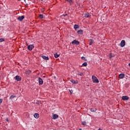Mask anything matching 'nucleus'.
<instances>
[{"mask_svg":"<svg viewBox=\"0 0 130 130\" xmlns=\"http://www.w3.org/2000/svg\"><path fill=\"white\" fill-rule=\"evenodd\" d=\"M92 80L93 83H99V80H98L97 77L95 76H92Z\"/></svg>","mask_w":130,"mask_h":130,"instance_id":"obj_1","label":"nucleus"},{"mask_svg":"<svg viewBox=\"0 0 130 130\" xmlns=\"http://www.w3.org/2000/svg\"><path fill=\"white\" fill-rule=\"evenodd\" d=\"M72 44H76V45H79V44H80V42L77 41V40H74L72 42Z\"/></svg>","mask_w":130,"mask_h":130,"instance_id":"obj_2","label":"nucleus"},{"mask_svg":"<svg viewBox=\"0 0 130 130\" xmlns=\"http://www.w3.org/2000/svg\"><path fill=\"white\" fill-rule=\"evenodd\" d=\"M121 47H124L125 46V41L122 40L120 43Z\"/></svg>","mask_w":130,"mask_h":130,"instance_id":"obj_3","label":"nucleus"},{"mask_svg":"<svg viewBox=\"0 0 130 130\" xmlns=\"http://www.w3.org/2000/svg\"><path fill=\"white\" fill-rule=\"evenodd\" d=\"M121 98L124 101H127L129 99V98L127 96H123Z\"/></svg>","mask_w":130,"mask_h":130,"instance_id":"obj_4","label":"nucleus"},{"mask_svg":"<svg viewBox=\"0 0 130 130\" xmlns=\"http://www.w3.org/2000/svg\"><path fill=\"white\" fill-rule=\"evenodd\" d=\"M24 19H25V17L24 16H19L18 17V18H17V19L18 20V21H23V20H24Z\"/></svg>","mask_w":130,"mask_h":130,"instance_id":"obj_5","label":"nucleus"},{"mask_svg":"<svg viewBox=\"0 0 130 130\" xmlns=\"http://www.w3.org/2000/svg\"><path fill=\"white\" fill-rule=\"evenodd\" d=\"M39 85H43V80L40 77L39 78Z\"/></svg>","mask_w":130,"mask_h":130,"instance_id":"obj_6","label":"nucleus"},{"mask_svg":"<svg viewBox=\"0 0 130 130\" xmlns=\"http://www.w3.org/2000/svg\"><path fill=\"white\" fill-rule=\"evenodd\" d=\"M28 50H32L33 48H34V46L32 45H29L27 47Z\"/></svg>","mask_w":130,"mask_h":130,"instance_id":"obj_7","label":"nucleus"},{"mask_svg":"<svg viewBox=\"0 0 130 130\" xmlns=\"http://www.w3.org/2000/svg\"><path fill=\"white\" fill-rule=\"evenodd\" d=\"M124 74L122 73V74H120L119 75V79H123L124 78Z\"/></svg>","mask_w":130,"mask_h":130,"instance_id":"obj_8","label":"nucleus"},{"mask_svg":"<svg viewBox=\"0 0 130 130\" xmlns=\"http://www.w3.org/2000/svg\"><path fill=\"white\" fill-rule=\"evenodd\" d=\"M15 79H16V81H21V80H22V78H21V77H20L19 76H16L15 77Z\"/></svg>","mask_w":130,"mask_h":130,"instance_id":"obj_9","label":"nucleus"},{"mask_svg":"<svg viewBox=\"0 0 130 130\" xmlns=\"http://www.w3.org/2000/svg\"><path fill=\"white\" fill-rule=\"evenodd\" d=\"M89 45H92V44H94V40H93L92 39H90L89 40Z\"/></svg>","mask_w":130,"mask_h":130,"instance_id":"obj_10","label":"nucleus"},{"mask_svg":"<svg viewBox=\"0 0 130 130\" xmlns=\"http://www.w3.org/2000/svg\"><path fill=\"white\" fill-rule=\"evenodd\" d=\"M42 58H43V59H45V60H48V59H49V58H48V57L45 55L42 56Z\"/></svg>","mask_w":130,"mask_h":130,"instance_id":"obj_11","label":"nucleus"},{"mask_svg":"<svg viewBox=\"0 0 130 130\" xmlns=\"http://www.w3.org/2000/svg\"><path fill=\"white\" fill-rule=\"evenodd\" d=\"M34 116L35 118H37V119L39 118V114L35 113L34 114Z\"/></svg>","mask_w":130,"mask_h":130,"instance_id":"obj_12","label":"nucleus"},{"mask_svg":"<svg viewBox=\"0 0 130 130\" xmlns=\"http://www.w3.org/2000/svg\"><path fill=\"white\" fill-rule=\"evenodd\" d=\"M58 118V115L57 114H54L53 116V119H56V118Z\"/></svg>","mask_w":130,"mask_h":130,"instance_id":"obj_13","label":"nucleus"},{"mask_svg":"<svg viewBox=\"0 0 130 130\" xmlns=\"http://www.w3.org/2000/svg\"><path fill=\"white\" fill-rule=\"evenodd\" d=\"M71 83H72L73 84H78V81H75L73 79H72L71 80Z\"/></svg>","mask_w":130,"mask_h":130,"instance_id":"obj_14","label":"nucleus"},{"mask_svg":"<svg viewBox=\"0 0 130 130\" xmlns=\"http://www.w3.org/2000/svg\"><path fill=\"white\" fill-rule=\"evenodd\" d=\"M14 98H16V95L15 94L12 95L10 96V99H11V100H13Z\"/></svg>","mask_w":130,"mask_h":130,"instance_id":"obj_15","label":"nucleus"},{"mask_svg":"<svg viewBox=\"0 0 130 130\" xmlns=\"http://www.w3.org/2000/svg\"><path fill=\"white\" fill-rule=\"evenodd\" d=\"M59 54H57V53H55L54 54V57L55 58H57L59 56Z\"/></svg>","mask_w":130,"mask_h":130,"instance_id":"obj_16","label":"nucleus"},{"mask_svg":"<svg viewBox=\"0 0 130 130\" xmlns=\"http://www.w3.org/2000/svg\"><path fill=\"white\" fill-rule=\"evenodd\" d=\"M96 111H97V109H94V108L90 109L91 112H96Z\"/></svg>","mask_w":130,"mask_h":130,"instance_id":"obj_17","label":"nucleus"},{"mask_svg":"<svg viewBox=\"0 0 130 130\" xmlns=\"http://www.w3.org/2000/svg\"><path fill=\"white\" fill-rule=\"evenodd\" d=\"M112 57H114V54L110 53L109 54V58H112Z\"/></svg>","mask_w":130,"mask_h":130,"instance_id":"obj_18","label":"nucleus"},{"mask_svg":"<svg viewBox=\"0 0 130 130\" xmlns=\"http://www.w3.org/2000/svg\"><path fill=\"white\" fill-rule=\"evenodd\" d=\"M77 33H78V34H83V30H81V29H80V30H78V31H77Z\"/></svg>","mask_w":130,"mask_h":130,"instance_id":"obj_19","label":"nucleus"},{"mask_svg":"<svg viewBox=\"0 0 130 130\" xmlns=\"http://www.w3.org/2000/svg\"><path fill=\"white\" fill-rule=\"evenodd\" d=\"M78 28H79V25L75 24L74 25V29H75V30H77V29H78Z\"/></svg>","mask_w":130,"mask_h":130,"instance_id":"obj_20","label":"nucleus"},{"mask_svg":"<svg viewBox=\"0 0 130 130\" xmlns=\"http://www.w3.org/2000/svg\"><path fill=\"white\" fill-rule=\"evenodd\" d=\"M89 16H90V14L89 13H86L84 14V17H85V18H88Z\"/></svg>","mask_w":130,"mask_h":130,"instance_id":"obj_21","label":"nucleus"},{"mask_svg":"<svg viewBox=\"0 0 130 130\" xmlns=\"http://www.w3.org/2000/svg\"><path fill=\"white\" fill-rule=\"evenodd\" d=\"M88 65V64L87 63V62H85L82 64V66L83 67H87V66Z\"/></svg>","mask_w":130,"mask_h":130,"instance_id":"obj_22","label":"nucleus"},{"mask_svg":"<svg viewBox=\"0 0 130 130\" xmlns=\"http://www.w3.org/2000/svg\"><path fill=\"white\" fill-rule=\"evenodd\" d=\"M39 18H40V19H43V15L40 14L39 15Z\"/></svg>","mask_w":130,"mask_h":130,"instance_id":"obj_23","label":"nucleus"},{"mask_svg":"<svg viewBox=\"0 0 130 130\" xmlns=\"http://www.w3.org/2000/svg\"><path fill=\"white\" fill-rule=\"evenodd\" d=\"M3 41H5V39L1 38L0 39V42H3Z\"/></svg>","mask_w":130,"mask_h":130,"instance_id":"obj_24","label":"nucleus"},{"mask_svg":"<svg viewBox=\"0 0 130 130\" xmlns=\"http://www.w3.org/2000/svg\"><path fill=\"white\" fill-rule=\"evenodd\" d=\"M82 124V125H86V121H83Z\"/></svg>","mask_w":130,"mask_h":130,"instance_id":"obj_25","label":"nucleus"},{"mask_svg":"<svg viewBox=\"0 0 130 130\" xmlns=\"http://www.w3.org/2000/svg\"><path fill=\"white\" fill-rule=\"evenodd\" d=\"M3 103V99H0V105Z\"/></svg>","mask_w":130,"mask_h":130,"instance_id":"obj_26","label":"nucleus"},{"mask_svg":"<svg viewBox=\"0 0 130 130\" xmlns=\"http://www.w3.org/2000/svg\"><path fill=\"white\" fill-rule=\"evenodd\" d=\"M82 59H83L84 60H85L86 59V58H85V57H81Z\"/></svg>","mask_w":130,"mask_h":130,"instance_id":"obj_27","label":"nucleus"},{"mask_svg":"<svg viewBox=\"0 0 130 130\" xmlns=\"http://www.w3.org/2000/svg\"><path fill=\"white\" fill-rule=\"evenodd\" d=\"M79 75V76H83V73H80Z\"/></svg>","mask_w":130,"mask_h":130,"instance_id":"obj_28","label":"nucleus"},{"mask_svg":"<svg viewBox=\"0 0 130 130\" xmlns=\"http://www.w3.org/2000/svg\"><path fill=\"white\" fill-rule=\"evenodd\" d=\"M27 73H31V71L30 70L26 71Z\"/></svg>","mask_w":130,"mask_h":130,"instance_id":"obj_29","label":"nucleus"},{"mask_svg":"<svg viewBox=\"0 0 130 130\" xmlns=\"http://www.w3.org/2000/svg\"><path fill=\"white\" fill-rule=\"evenodd\" d=\"M6 121H9V119L8 118H6Z\"/></svg>","mask_w":130,"mask_h":130,"instance_id":"obj_30","label":"nucleus"},{"mask_svg":"<svg viewBox=\"0 0 130 130\" xmlns=\"http://www.w3.org/2000/svg\"><path fill=\"white\" fill-rule=\"evenodd\" d=\"M69 92H70V93H72V92H73L72 90H69Z\"/></svg>","mask_w":130,"mask_h":130,"instance_id":"obj_31","label":"nucleus"},{"mask_svg":"<svg viewBox=\"0 0 130 130\" xmlns=\"http://www.w3.org/2000/svg\"><path fill=\"white\" fill-rule=\"evenodd\" d=\"M99 130H102V129L99 128Z\"/></svg>","mask_w":130,"mask_h":130,"instance_id":"obj_32","label":"nucleus"},{"mask_svg":"<svg viewBox=\"0 0 130 130\" xmlns=\"http://www.w3.org/2000/svg\"><path fill=\"white\" fill-rule=\"evenodd\" d=\"M79 130H82V129L81 128H79Z\"/></svg>","mask_w":130,"mask_h":130,"instance_id":"obj_33","label":"nucleus"}]
</instances>
